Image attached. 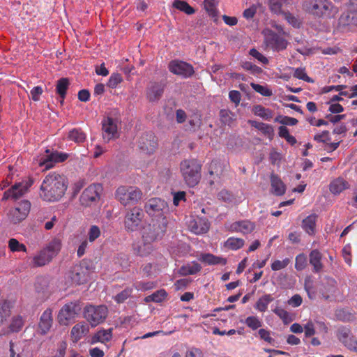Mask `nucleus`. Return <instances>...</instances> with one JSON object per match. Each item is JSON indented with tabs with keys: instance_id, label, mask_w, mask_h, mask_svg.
<instances>
[{
	"instance_id": "6e6d98bb",
	"label": "nucleus",
	"mask_w": 357,
	"mask_h": 357,
	"mask_svg": "<svg viewBox=\"0 0 357 357\" xmlns=\"http://www.w3.org/2000/svg\"><path fill=\"white\" fill-rule=\"evenodd\" d=\"M274 313L277 314L281 319H282L284 324H288L291 321L289 313L285 310L280 307H277L273 310Z\"/></svg>"
},
{
	"instance_id": "dca6fc26",
	"label": "nucleus",
	"mask_w": 357,
	"mask_h": 357,
	"mask_svg": "<svg viewBox=\"0 0 357 357\" xmlns=\"http://www.w3.org/2000/svg\"><path fill=\"white\" fill-rule=\"evenodd\" d=\"M337 339L351 351L357 353V340L352 335L350 328L342 326L337 331Z\"/></svg>"
},
{
	"instance_id": "bb28decb",
	"label": "nucleus",
	"mask_w": 357,
	"mask_h": 357,
	"mask_svg": "<svg viewBox=\"0 0 357 357\" xmlns=\"http://www.w3.org/2000/svg\"><path fill=\"white\" fill-rule=\"evenodd\" d=\"M317 215L314 213L306 217L302 222V228L309 235H314L316 228Z\"/></svg>"
},
{
	"instance_id": "ddd939ff",
	"label": "nucleus",
	"mask_w": 357,
	"mask_h": 357,
	"mask_svg": "<svg viewBox=\"0 0 357 357\" xmlns=\"http://www.w3.org/2000/svg\"><path fill=\"white\" fill-rule=\"evenodd\" d=\"M144 218L143 211L135 206L127 211L125 216V227L129 231H136L139 227L142 220Z\"/></svg>"
},
{
	"instance_id": "69168bd1",
	"label": "nucleus",
	"mask_w": 357,
	"mask_h": 357,
	"mask_svg": "<svg viewBox=\"0 0 357 357\" xmlns=\"http://www.w3.org/2000/svg\"><path fill=\"white\" fill-rule=\"evenodd\" d=\"M258 333L261 339L271 344H273L275 340L271 337V334L268 331L261 328L259 330Z\"/></svg>"
},
{
	"instance_id": "f8f14e48",
	"label": "nucleus",
	"mask_w": 357,
	"mask_h": 357,
	"mask_svg": "<svg viewBox=\"0 0 357 357\" xmlns=\"http://www.w3.org/2000/svg\"><path fill=\"white\" fill-rule=\"evenodd\" d=\"M68 153L59 152L57 151H52L46 149L45 153L39 160L38 164L40 167H44L45 169L52 168L55 163L62 162L68 159Z\"/></svg>"
},
{
	"instance_id": "2eb2a0df",
	"label": "nucleus",
	"mask_w": 357,
	"mask_h": 357,
	"mask_svg": "<svg viewBox=\"0 0 357 357\" xmlns=\"http://www.w3.org/2000/svg\"><path fill=\"white\" fill-rule=\"evenodd\" d=\"M137 146L143 153L151 154L158 146L156 137L152 132L143 133L138 139Z\"/></svg>"
},
{
	"instance_id": "09e8293b",
	"label": "nucleus",
	"mask_w": 357,
	"mask_h": 357,
	"mask_svg": "<svg viewBox=\"0 0 357 357\" xmlns=\"http://www.w3.org/2000/svg\"><path fill=\"white\" fill-rule=\"evenodd\" d=\"M156 287V283L154 282H138L135 284V287L138 291H145L151 290Z\"/></svg>"
},
{
	"instance_id": "c85d7f7f",
	"label": "nucleus",
	"mask_w": 357,
	"mask_h": 357,
	"mask_svg": "<svg viewBox=\"0 0 357 357\" xmlns=\"http://www.w3.org/2000/svg\"><path fill=\"white\" fill-rule=\"evenodd\" d=\"M349 185L342 178H337L336 179L331 181L330 184V191L334 195H338L341 193L345 189L349 188Z\"/></svg>"
},
{
	"instance_id": "5701e85b",
	"label": "nucleus",
	"mask_w": 357,
	"mask_h": 357,
	"mask_svg": "<svg viewBox=\"0 0 357 357\" xmlns=\"http://www.w3.org/2000/svg\"><path fill=\"white\" fill-rule=\"evenodd\" d=\"M52 311L51 309H47L43 312L40 319L38 324L40 333L42 335L46 334L52 327Z\"/></svg>"
},
{
	"instance_id": "e433bc0d",
	"label": "nucleus",
	"mask_w": 357,
	"mask_h": 357,
	"mask_svg": "<svg viewBox=\"0 0 357 357\" xmlns=\"http://www.w3.org/2000/svg\"><path fill=\"white\" fill-rule=\"evenodd\" d=\"M273 297L270 294H265L261 296L256 303L255 307L259 312H264L267 310L268 305L273 301Z\"/></svg>"
},
{
	"instance_id": "58836bf2",
	"label": "nucleus",
	"mask_w": 357,
	"mask_h": 357,
	"mask_svg": "<svg viewBox=\"0 0 357 357\" xmlns=\"http://www.w3.org/2000/svg\"><path fill=\"white\" fill-rule=\"evenodd\" d=\"M88 327L83 323L75 325L71 330V335L75 340H79L86 332Z\"/></svg>"
},
{
	"instance_id": "79ce46f5",
	"label": "nucleus",
	"mask_w": 357,
	"mask_h": 357,
	"mask_svg": "<svg viewBox=\"0 0 357 357\" xmlns=\"http://www.w3.org/2000/svg\"><path fill=\"white\" fill-rule=\"evenodd\" d=\"M304 289L306 291L310 299H315L317 291L313 286V281L310 277H307L304 282Z\"/></svg>"
},
{
	"instance_id": "0eeeda50",
	"label": "nucleus",
	"mask_w": 357,
	"mask_h": 357,
	"mask_svg": "<svg viewBox=\"0 0 357 357\" xmlns=\"http://www.w3.org/2000/svg\"><path fill=\"white\" fill-rule=\"evenodd\" d=\"M82 310V305L79 301L70 302L65 304L60 310L58 314L59 322L62 325H68L75 321Z\"/></svg>"
},
{
	"instance_id": "473e14b6",
	"label": "nucleus",
	"mask_w": 357,
	"mask_h": 357,
	"mask_svg": "<svg viewBox=\"0 0 357 357\" xmlns=\"http://www.w3.org/2000/svg\"><path fill=\"white\" fill-rule=\"evenodd\" d=\"M201 269L202 267L197 262L192 261L191 264L182 266L179 269V273L184 276L195 275L199 272Z\"/></svg>"
},
{
	"instance_id": "c9c22d12",
	"label": "nucleus",
	"mask_w": 357,
	"mask_h": 357,
	"mask_svg": "<svg viewBox=\"0 0 357 357\" xmlns=\"http://www.w3.org/2000/svg\"><path fill=\"white\" fill-rule=\"evenodd\" d=\"M173 7L188 15H192L195 13V10L183 0H174Z\"/></svg>"
},
{
	"instance_id": "680f3d73",
	"label": "nucleus",
	"mask_w": 357,
	"mask_h": 357,
	"mask_svg": "<svg viewBox=\"0 0 357 357\" xmlns=\"http://www.w3.org/2000/svg\"><path fill=\"white\" fill-rule=\"evenodd\" d=\"M242 67L246 70H249L250 71L252 74H259L262 72V69L253 64L251 62H249V61H246V62H244L242 65Z\"/></svg>"
},
{
	"instance_id": "20e7f679",
	"label": "nucleus",
	"mask_w": 357,
	"mask_h": 357,
	"mask_svg": "<svg viewBox=\"0 0 357 357\" xmlns=\"http://www.w3.org/2000/svg\"><path fill=\"white\" fill-rule=\"evenodd\" d=\"M60 249L61 241L59 239L52 240L46 248L40 250L33 257L31 266L33 267L45 266L57 255Z\"/></svg>"
},
{
	"instance_id": "4c0bfd02",
	"label": "nucleus",
	"mask_w": 357,
	"mask_h": 357,
	"mask_svg": "<svg viewBox=\"0 0 357 357\" xmlns=\"http://www.w3.org/2000/svg\"><path fill=\"white\" fill-rule=\"evenodd\" d=\"M68 137L75 143H82L86 139V135L81 129L74 128L69 132Z\"/></svg>"
},
{
	"instance_id": "4d7b16f0",
	"label": "nucleus",
	"mask_w": 357,
	"mask_h": 357,
	"mask_svg": "<svg viewBox=\"0 0 357 357\" xmlns=\"http://www.w3.org/2000/svg\"><path fill=\"white\" fill-rule=\"evenodd\" d=\"M245 323L248 327L251 328L252 330H256L261 326V322L260 321V320L257 317L254 316L248 317L245 319Z\"/></svg>"
},
{
	"instance_id": "6ab92c4d",
	"label": "nucleus",
	"mask_w": 357,
	"mask_h": 357,
	"mask_svg": "<svg viewBox=\"0 0 357 357\" xmlns=\"http://www.w3.org/2000/svg\"><path fill=\"white\" fill-rule=\"evenodd\" d=\"M31 183V182L16 183L4 192L3 199H8L9 198L15 200L18 199L26 192Z\"/></svg>"
},
{
	"instance_id": "338daca9",
	"label": "nucleus",
	"mask_w": 357,
	"mask_h": 357,
	"mask_svg": "<svg viewBox=\"0 0 357 357\" xmlns=\"http://www.w3.org/2000/svg\"><path fill=\"white\" fill-rule=\"evenodd\" d=\"M167 296V293L165 289H160L153 294V302L160 303L163 301Z\"/></svg>"
},
{
	"instance_id": "9d476101",
	"label": "nucleus",
	"mask_w": 357,
	"mask_h": 357,
	"mask_svg": "<svg viewBox=\"0 0 357 357\" xmlns=\"http://www.w3.org/2000/svg\"><path fill=\"white\" fill-rule=\"evenodd\" d=\"M144 209L150 216L160 219L162 217H165L164 214L168 211V205L165 200L155 197L149 199L145 203Z\"/></svg>"
},
{
	"instance_id": "423d86ee",
	"label": "nucleus",
	"mask_w": 357,
	"mask_h": 357,
	"mask_svg": "<svg viewBox=\"0 0 357 357\" xmlns=\"http://www.w3.org/2000/svg\"><path fill=\"white\" fill-rule=\"evenodd\" d=\"M108 310L105 305H86L84 309V317L92 327L102 323L107 316Z\"/></svg>"
},
{
	"instance_id": "3c124183",
	"label": "nucleus",
	"mask_w": 357,
	"mask_h": 357,
	"mask_svg": "<svg viewBox=\"0 0 357 357\" xmlns=\"http://www.w3.org/2000/svg\"><path fill=\"white\" fill-rule=\"evenodd\" d=\"M70 277L73 282L76 284H80L86 280L84 275L82 273L78 271V268H75L74 270L71 272Z\"/></svg>"
},
{
	"instance_id": "1a4fd4ad",
	"label": "nucleus",
	"mask_w": 357,
	"mask_h": 357,
	"mask_svg": "<svg viewBox=\"0 0 357 357\" xmlns=\"http://www.w3.org/2000/svg\"><path fill=\"white\" fill-rule=\"evenodd\" d=\"M102 187L99 183H93L87 187L82 193L79 202L82 206H89L96 204L100 199Z\"/></svg>"
},
{
	"instance_id": "9b49d317",
	"label": "nucleus",
	"mask_w": 357,
	"mask_h": 357,
	"mask_svg": "<svg viewBox=\"0 0 357 357\" xmlns=\"http://www.w3.org/2000/svg\"><path fill=\"white\" fill-rule=\"evenodd\" d=\"M117 114V111L114 110L109 113L102 122L103 138L107 141L114 137L117 133L118 123L119 122Z\"/></svg>"
},
{
	"instance_id": "b1692460",
	"label": "nucleus",
	"mask_w": 357,
	"mask_h": 357,
	"mask_svg": "<svg viewBox=\"0 0 357 357\" xmlns=\"http://www.w3.org/2000/svg\"><path fill=\"white\" fill-rule=\"evenodd\" d=\"M323 255L322 254L317 250H312L309 255V260L310 264L313 267V272L319 273L322 271L324 268V265L321 262Z\"/></svg>"
},
{
	"instance_id": "49530a36",
	"label": "nucleus",
	"mask_w": 357,
	"mask_h": 357,
	"mask_svg": "<svg viewBox=\"0 0 357 357\" xmlns=\"http://www.w3.org/2000/svg\"><path fill=\"white\" fill-rule=\"evenodd\" d=\"M208 173L210 178H208V183L210 185H213L218 178H220V174L217 171V164L211 163L209 166Z\"/></svg>"
},
{
	"instance_id": "37998d69",
	"label": "nucleus",
	"mask_w": 357,
	"mask_h": 357,
	"mask_svg": "<svg viewBox=\"0 0 357 357\" xmlns=\"http://www.w3.org/2000/svg\"><path fill=\"white\" fill-rule=\"evenodd\" d=\"M244 245V241L239 238H229L225 243V246L231 250H238Z\"/></svg>"
},
{
	"instance_id": "f3484780",
	"label": "nucleus",
	"mask_w": 357,
	"mask_h": 357,
	"mask_svg": "<svg viewBox=\"0 0 357 357\" xmlns=\"http://www.w3.org/2000/svg\"><path fill=\"white\" fill-rule=\"evenodd\" d=\"M31 204L27 200L19 202L17 206L10 211L9 218L15 224L24 220L29 213Z\"/></svg>"
},
{
	"instance_id": "bf43d9fd",
	"label": "nucleus",
	"mask_w": 357,
	"mask_h": 357,
	"mask_svg": "<svg viewBox=\"0 0 357 357\" xmlns=\"http://www.w3.org/2000/svg\"><path fill=\"white\" fill-rule=\"evenodd\" d=\"M123 81L122 77L119 73H113L107 82V86L110 88H116L117 85Z\"/></svg>"
},
{
	"instance_id": "7ed1b4c3",
	"label": "nucleus",
	"mask_w": 357,
	"mask_h": 357,
	"mask_svg": "<svg viewBox=\"0 0 357 357\" xmlns=\"http://www.w3.org/2000/svg\"><path fill=\"white\" fill-rule=\"evenodd\" d=\"M202 165L196 160H185L180 165L184 181L190 187L195 186L201 178Z\"/></svg>"
},
{
	"instance_id": "a211bd4d",
	"label": "nucleus",
	"mask_w": 357,
	"mask_h": 357,
	"mask_svg": "<svg viewBox=\"0 0 357 357\" xmlns=\"http://www.w3.org/2000/svg\"><path fill=\"white\" fill-rule=\"evenodd\" d=\"M165 84L162 82H151L146 88V96L149 102H158L162 96Z\"/></svg>"
},
{
	"instance_id": "e2e57ef3",
	"label": "nucleus",
	"mask_w": 357,
	"mask_h": 357,
	"mask_svg": "<svg viewBox=\"0 0 357 357\" xmlns=\"http://www.w3.org/2000/svg\"><path fill=\"white\" fill-rule=\"evenodd\" d=\"M220 119L222 123L229 124L232 120L231 112L227 109H221L220 111Z\"/></svg>"
},
{
	"instance_id": "cd10ccee",
	"label": "nucleus",
	"mask_w": 357,
	"mask_h": 357,
	"mask_svg": "<svg viewBox=\"0 0 357 357\" xmlns=\"http://www.w3.org/2000/svg\"><path fill=\"white\" fill-rule=\"evenodd\" d=\"M112 337V328H109L107 330L102 329L94 334V335L91 337V344H95L97 342L105 343L106 342H109Z\"/></svg>"
},
{
	"instance_id": "0e129e2a",
	"label": "nucleus",
	"mask_w": 357,
	"mask_h": 357,
	"mask_svg": "<svg viewBox=\"0 0 357 357\" xmlns=\"http://www.w3.org/2000/svg\"><path fill=\"white\" fill-rule=\"evenodd\" d=\"M100 235V231L98 227L93 225L91 226L89 232V240L90 242H93L96 239H97Z\"/></svg>"
},
{
	"instance_id": "412c9836",
	"label": "nucleus",
	"mask_w": 357,
	"mask_h": 357,
	"mask_svg": "<svg viewBox=\"0 0 357 357\" xmlns=\"http://www.w3.org/2000/svg\"><path fill=\"white\" fill-rule=\"evenodd\" d=\"M188 227L195 234H202L208 231L210 224L207 219L199 218L190 221Z\"/></svg>"
},
{
	"instance_id": "8fccbe9b",
	"label": "nucleus",
	"mask_w": 357,
	"mask_h": 357,
	"mask_svg": "<svg viewBox=\"0 0 357 357\" xmlns=\"http://www.w3.org/2000/svg\"><path fill=\"white\" fill-rule=\"evenodd\" d=\"M307 265V257L305 254L301 253L296 256V263H295V268L297 271L303 270Z\"/></svg>"
},
{
	"instance_id": "f704fd0d",
	"label": "nucleus",
	"mask_w": 357,
	"mask_h": 357,
	"mask_svg": "<svg viewBox=\"0 0 357 357\" xmlns=\"http://www.w3.org/2000/svg\"><path fill=\"white\" fill-rule=\"evenodd\" d=\"M252 112L255 115L260 116L264 120L268 121L273 117V112L261 105H255L252 108Z\"/></svg>"
},
{
	"instance_id": "f03ea898",
	"label": "nucleus",
	"mask_w": 357,
	"mask_h": 357,
	"mask_svg": "<svg viewBox=\"0 0 357 357\" xmlns=\"http://www.w3.org/2000/svg\"><path fill=\"white\" fill-rule=\"evenodd\" d=\"M67 183L64 176L55 172L45 176L40 185V197L45 201L59 200L65 194Z\"/></svg>"
},
{
	"instance_id": "052dcab7",
	"label": "nucleus",
	"mask_w": 357,
	"mask_h": 357,
	"mask_svg": "<svg viewBox=\"0 0 357 357\" xmlns=\"http://www.w3.org/2000/svg\"><path fill=\"white\" fill-rule=\"evenodd\" d=\"M290 263V260L288 258L283 259L282 261L276 260L273 261L271 264V268L273 271H279L286 268L289 264Z\"/></svg>"
},
{
	"instance_id": "a19ab883",
	"label": "nucleus",
	"mask_w": 357,
	"mask_h": 357,
	"mask_svg": "<svg viewBox=\"0 0 357 357\" xmlns=\"http://www.w3.org/2000/svg\"><path fill=\"white\" fill-rule=\"evenodd\" d=\"M24 319L21 316L14 317L9 325V332L17 333L22 330L24 326Z\"/></svg>"
},
{
	"instance_id": "a878e982",
	"label": "nucleus",
	"mask_w": 357,
	"mask_h": 357,
	"mask_svg": "<svg viewBox=\"0 0 357 357\" xmlns=\"http://www.w3.org/2000/svg\"><path fill=\"white\" fill-rule=\"evenodd\" d=\"M271 184L272 192L276 196H281L284 194L286 186L280 177L272 174L271 176Z\"/></svg>"
},
{
	"instance_id": "5fc2aeb1",
	"label": "nucleus",
	"mask_w": 357,
	"mask_h": 357,
	"mask_svg": "<svg viewBox=\"0 0 357 357\" xmlns=\"http://www.w3.org/2000/svg\"><path fill=\"white\" fill-rule=\"evenodd\" d=\"M132 289L126 288L121 292L119 293L114 296V300L118 303H123L128 298H129L132 294Z\"/></svg>"
},
{
	"instance_id": "39448f33",
	"label": "nucleus",
	"mask_w": 357,
	"mask_h": 357,
	"mask_svg": "<svg viewBox=\"0 0 357 357\" xmlns=\"http://www.w3.org/2000/svg\"><path fill=\"white\" fill-rule=\"evenodd\" d=\"M116 198L123 206L137 203L142 196L141 190L132 186H120L115 193Z\"/></svg>"
},
{
	"instance_id": "393cba45",
	"label": "nucleus",
	"mask_w": 357,
	"mask_h": 357,
	"mask_svg": "<svg viewBox=\"0 0 357 357\" xmlns=\"http://www.w3.org/2000/svg\"><path fill=\"white\" fill-rule=\"evenodd\" d=\"M198 259L207 265H225L227 264L225 258L218 257L211 253H202Z\"/></svg>"
},
{
	"instance_id": "4be33fe9",
	"label": "nucleus",
	"mask_w": 357,
	"mask_h": 357,
	"mask_svg": "<svg viewBox=\"0 0 357 357\" xmlns=\"http://www.w3.org/2000/svg\"><path fill=\"white\" fill-rule=\"evenodd\" d=\"M255 229V225L249 220H241L231 223L228 229L232 232H241L243 234L251 233Z\"/></svg>"
},
{
	"instance_id": "603ef678",
	"label": "nucleus",
	"mask_w": 357,
	"mask_h": 357,
	"mask_svg": "<svg viewBox=\"0 0 357 357\" xmlns=\"http://www.w3.org/2000/svg\"><path fill=\"white\" fill-rule=\"evenodd\" d=\"M294 77L299 79L304 80L309 83H312L314 82L312 78L307 75L305 69L302 68H298L295 69L294 73Z\"/></svg>"
},
{
	"instance_id": "7c9ffc66",
	"label": "nucleus",
	"mask_w": 357,
	"mask_h": 357,
	"mask_svg": "<svg viewBox=\"0 0 357 357\" xmlns=\"http://www.w3.org/2000/svg\"><path fill=\"white\" fill-rule=\"evenodd\" d=\"M291 1V0H268V5L272 13L280 15L284 11L282 7L290 4Z\"/></svg>"
},
{
	"instance_id": "4468645a",
	"label": "nucleus",
	"mask_w": 357,
	"mask_h": 357,
	"mask_svg": "<svg viewBox=\"0 0 357 357\" xmlns=\"http://www.w3.org/2000/svg\"><path fill=\"white\" fill-rule=\"evenodd\" d=\"M169 70L174 75H179L183 78L191 77L194 73V68L187 62L174 60L169 63Z\"/></svg>"
},
{
	"instance_id": "72a5a7b5",
	"label": "nucleus",
	"mask_w": 357,
	"mask_h": 357,
	"mask_svg": "<svg viewBox=\"0 0 357 357\" xmlns=\"http://www.w3.org/2000/svg\"><path fill=\"white\" fill-rule=\"evenodd\" d=\"M10 303L7 300L0 302V326L10 317Z\"/></svg>"
},
{
	"instance_id": "c756f323",
	"label": "nucleus",
	"mask_w": 357,
	"mask_h": 357,
	"mask_svg": "<svg viewBox=\"0 0 357 357\" xmlns=\"http://www.w3.org/2000/svg\"><path fill=\"white\" fill-rule=\"evenodd\" d=\"M70 85V82L68 78H61L56 82V92L59 96L61 104H63V100L66 98V91Z\"/></svg>"
},
{
	"instance_id": "2f4dec72",
	"label": "nucleus",
	"mask_w": 357,
	"mask_h": 357,
	"mask_svg": "<svg viewBox=\"0 0 357 357\" xmlns=\"http://www.w3.org/2000/svg\"><path fill=\"white\" fill-rule=\"evenodd\" d=\"M248 123L259 130H260L263 134L267 135L268 137H272L274 135V130L272 126L262 123L258 122L254 120H249Z\"/></svg>"
},
{
	"instance_id": "aec40b11",
	"label": "nucleus",
	"mask_w": 357,
	"mask_h": 357,
	"mask_svg": "<svg viewBox=\"0 0 357 357\" xmlns=\"http://www.w3.org/2000/svg\"><path fill=\"white\" fill-rule=\"evenodd\" d=\"M267 45L275 51H281L287 48V41L275 33H271L266 38Z\"/></svg>"
},
{
	"instance_id": "f257e3e1",
	"label": "nucleus",
	"mask_w": 357,
	"mask_h": 357,
	"mask_svg": "<svg viewBox=\"0 0 357 357\" xmlns=\"http://www.w3.org/2000/svg\"><path fill=\"white\" fill-rule=\"evenodd\" d=\"M166 217L160 219H152L151 221L142 229V239L144 245L139 247L138 254L146 256L153 250L152 243L160 239L165 234L167 227Z\"/></svg>"
},
{
	"instance_id": "774afa93",
	"label": "nucleus",
	"mask_w": 357,
	"mask_h": 357,
	"mask_svg": "<svg viewBox=\"0 0 357 357\" xmlns=\"http://www.w3.org/2000/svg\"><path fill=\"white\" fill-rule=\"evenodd\" d=\"M185 357H204V354L199 349L192 347L186 351Z\"/></svg>"
},
{
	"instance_id": "13d9d810",
	"label": "nucleus",
	"mask_w": 357,
	"mask_h": 357,
	"mask_svg": "<svg viewBox=\"0 0 357 357\" xmlns=\"http://www.w3.org/2000/svg\"><path fill=\"white\" fill-rule=\"evenodd\" d=\"M250 85L255 91L264 96H271L272 95V91L262 85L255 83H251Z\"/></svg>"
},
{
	"instance_id": "ea45409f",
	"label": "nucleus",
	"mask_w": 357,
	"mask_h": 357,
	"mask_svg": "<svg viewBox=\"0 0 357 357\" xmlns=\"http://www.w3.org/2000/svg\"><path fill=\"white\" fill-rule=\"evenodd\" d=\"M10 357H31V356L26 353H24L19 344H15L12 342H10Z\"/></svg>"
},
{
	"instance_id": "6e6552de",
	"label": "nucleus",
	"mask_w": 357,
	"mask_h": 357,
	"mask_svg": "<svg viewBox=\"0 0 357 357\" xmlns=\"http://www.w3.org/2000/svg\"><path fill=\"white\" fill-rule=\"evenodd\" d=\"M331 2L328 0H305L302 8L306 13L317 17H321L329 11Z\"/></svg>"
},
{
	"instance_id": "c03bdc74",
	"label": "nucleus",
	"mask_w": 357,
	"mask_h": 357,
	"mask_svg": "<svg viewBox=\"0 0 357 357\" xmlns=\"http://www.w3.org/2000/svg\"><path fill=\"white\" fill-rule=\"evenodd\" d=\"M204 8L207 13L211 17H216L218 15L217 4L218 0H204Z\"/></svg>"
},
{
	"instance_id": "a18cd8bd",
	"label": "nucleus",
	"mask_w": 357,
	"mask_h": 357,
	"mask_svg": "<svg viewBox=\"0 0 357 357\" xmlns=\"http://www.w3.org/2000/svg\"><path fill=\"white\" fill-rule=\"evenodd\" d=\"M284 16V18L287 20V22L291 25L294 28H299L301 25L300 20L295 17L293 14L289 13V11H283L281 14Z\"/></svg>"
},
{
	"instance_id": "864d4df0",
	"label": "nucleus",
	"mask_w": 357,
	"mask_h": 357,
	"mask_svg": "<svg viewBox=\"0 0 357 357\" xmlns=\"http://www.w3.org/2000/svg\"><path fill=\"white\" fill-rule=\"evenodd\" d=\"M218 197L219 199L228 203H231L235 199L234 195L231 192L225 189L219 192Z\"/></svg>"
},
{
	"instance_id": "de8ad7c7",
	"label": "nucleus",
	"mask_w": 357,
	"mask_h": 357,
	"mask_svg": "<svg viewBox=\"0 0 357 357\" xmlns=\"http://www.w3.org/2000/svg\"><path fill=\"white\" fill-rule=\"evenodd\" d=\"M8 248L12 252H26V246L15 238H10L8 241Z\"/></svg>"
}]
</instances>
